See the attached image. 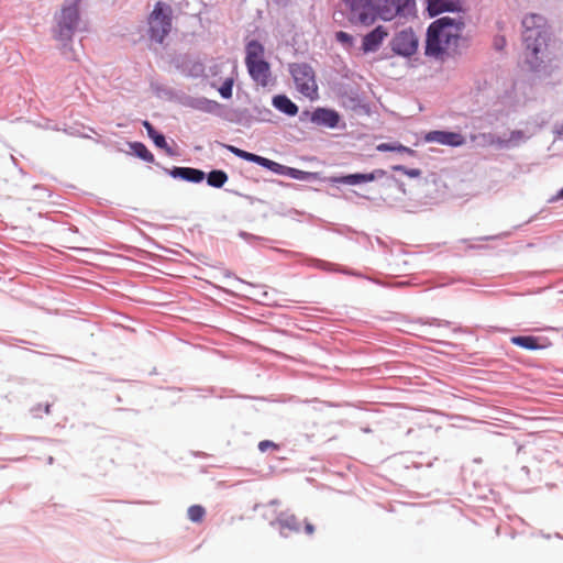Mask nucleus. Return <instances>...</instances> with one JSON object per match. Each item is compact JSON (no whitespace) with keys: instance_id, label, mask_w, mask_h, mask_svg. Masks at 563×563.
<instances>
[{"instance_id":"1","label":"nucleus","mask_w":563,"mask_h":563,"mask_svg":"<svg viewBox=\"0 0 563 563\" xmlns=\"http://www.w3.org/2000/svg\"><path fill=\"white\" fill-rule=\"evenodd\" d=\"M463 22L443 16L432 22L427 31L426 55L435 59H444L456 51Z\"/></svg>"},{"instance_id":"2","label":"nucleus","mask_w":563,"mask_h":563,"mask_svg":"<svg viewBox=\"0 0 563 563\" xmlns=\"http://www.w3.org/2000/svg\"><path fill=\"white\" fill-rule=\"evenodd\" d=\"M522 40L527 62L537 70L543 63V53L548 47L550 32L547 19L538 13H529L522 20Z\"/></svg>"},{"instance_id":"3","label":"nucleus","mask_w":563,"mask_h":563,"mask_svg":"<svg viewBox=\"0 0 563 563\" xmlns=\"http://www.w3.org/2000/svg\"><path fill=\"white\" fill-rule=\"evenodd\" d=\"M245 65L251 78L262 87L268 86L271 81V67L264 59V46L253 40L246 45Z\"/></svg>"},{"instance_id":"4","label":"nucleus","mask_w":563,"mask_h":563,"mask_svg":"<svg viewBox=\"0 0 563 563\" xmlns=\"http://www.w3.org/2000/svg\"><path fill=\"white\" fill-rule=\"evenodd\" d=\"M347 10V19L352 24L372 25L379 18V3L374 0H342Z\"/></svg>"},{"instance_id":"5","label":"nucleus","mask_w":563,"mask_h":563,"mask_svg":"<svg viewBox=\"0 0 563 563\" xmlns=\"http://www.w3.org/2000/svg\"><path fill=\"white\" fill-rule=\"evenodd\" d=\"M289 71L294 78L297 90L314 100L318 98V85L312 67L306 63H294L289 65Z\"/></svg>"},{"instance_id":"6","label":"nucleus","mask_w":563,"mask_h":563,"mask_svg":"<svg viewBox=\"0 0 563 563\" xmlns=\"http://www.w3.org/2000/svg\"><path fill=\"white\" fill-rule=\"evenodd\" d=\"M148 26L151 38L163 43L166 35L172 30V9L168 4L158 1L154 10L148 15Z\"/></svg>"},{"instance_id":"7","label":"nucleus","mask_w":563,"mask_h":563,"mask_svg":"<svg viewBox=\"0 0 563 563\" xmlns=\"http://www.w3.org/2000/svg\"><path fill=\"white\" fill-rule=\"evenodd\" d=\"M380 19L391 21L397 16H407L415 11L416 0H377Z\"/></svg>"},{"instance_id":"8","label":"nucleus","mask_w":563,"mask_h":563,"mask_svg":"<svg viewBox=\"0 0 563 563\" xmlns=\"http://www.w3.org/2000/svg\"><path fill=\"white\" fill-rule=\"evenodd\" d=\"M78 1L79 0H67L68 4L62 9L58 19V32L60 37H69L78 24Z\"/></svg>"},{"instance_id":"9","label":"nucleus","mask_w":563,"mask_h":563,"mask_svg":"<svg viewBox=\"0 0 563 563\" xmlns=\"http://www.w3.org/2000/svg\"><path fill=\"white\" fill-rule=\"evenodd\" d=\"M391 49L401 56H411L418 49V37L412 30L397 33L391 41Z\"/></svg>"},{"instance_id":"10","label":"nucleus","mask_w":563,"mask_h":563,"mask_svg":"<svg viewBox=\"0 0 563 563\" xmlns=\"http://www.w3.org/2000/svg\"><path fill=\"white\" fill-rule=\"evenodd\" d=\"M424 141L457 147L465 143V137L456 132L430 131L426 134Z\"/></svg>"},{"instance_id":"11","label":"nucleus","mask_w":563,"mask_h":563,"mask_svg":"<svg viewBox=\"0 0 563 563\" xmlns=\"http://www.w3.org/2000/svg\"><path fill=\"white\" fill-rule=\"evenodd\" d=\"M388 36L387 30L383 25L376 26L373 31L367 33L362 41V49L364 53L376 52L384 40Z\"/></svg>"},{"instance_id":"12","label":"nucleus","mask_w":563,"mask_h":563,"mask_svg":"<svg viewBox=\"0 0 563 563\" xmlns=\"http://www.w3.org/2000/svg\"><path fill=\"white\" fill-rule=\"evenodd\" d=\"M510 342L514 345L520 346L526 350L536 351L544 350L551 345V342L547 338H539L532 335H518L511 336Z\"/></svg>"},{"instance_id":"13","label":"nucleus","mask_w":563,"mask_h":563,"mask_svg":"<svg viewBox=\"0 0 563 563\" xmlns=\"http://www.w3.org/2000/svg\"><path fill=\"white\" fill-rule=\"evenodd\" d=\"M340 117L338 112L329 109L319 108L313 111L311 121L318 125L328 128H335L339 123Z\"/></svg>"},{"instance_id":"14","label":"nucleus","mask_w":563,"mask_h":563,"mask_svg":"<svg viewBox=\"0 0 563 563\" xmlns=\"http://www.w3.org/2000/svg\"><path fill=\"white\" fill-rule=\"evenodd\" d=\"M170 175L175 178H181L191 183H200L205 178L202 170L190 167H174Z\"/></svg>"},{"instance_id":"15","label":"nucleus","mask_w":563,"mask_h":563,"mask_svg":"<svg viewBox=\"0 0 563 563\" xmlns=\"http://www.w3.org/2000/svg\"><path fill=\"white\" fill-rule=\"evenodd\" d=\"M459 8V0H428V11L431 16L444 11H455Z\"/></svg>"},{"instance_id":"16","label":"nucleus","mask_w":563,"mask_h":563,"mask_svg":"<svg viewBox=\"0 0 563 563\" xmlns=\"http://www.w3.org/2000/svg\"><path fill=\"white\" fill-rule=\"evenodd\" d=\"M244 159L247 162L255 163L260 166H263L276 174H283L284 169H285V166L280 165L279 163H276L266 157H263V156L250 153V152H246Z\"/></svg>"},{"instance_id":"17","label":"nucleus","mask_w":563,"mask_h":563,"mask_svg":"<svg viewBox=\"0 0 563 563\" xmlns=\"http://www.w3.org/2000/svg\"><path fill=\"white\" fill-rule=\"evenodd\" d=\"M244 159L247 162L255 163L260 166H263L276 174H283L284 169H285V166L280 165L279 163H276L266 157H263V156L250 153V152H246Z\"/></svg>"},{"instance_id":"18","label":"nucleus","mask_w":563,"mask_h":563,"mask_svg":"<svg viewBox=\"0 0 563 563\" xmlns=\"http://www.w3.org/2000/svg\"><path fill=\"white\" fill-rule=\"evenodd\" d=\"M273 106L280 112L294 117L298 113V107L285 95H277L273 98Z\"/></svg>"},{"instance_id":"19","label":"nucleus","mask_w":563,"mask_h":563,"mask_svg":"<svg viewBox=\"0 0 563 563\" xmlns=\"http://www.w3.org/2000/svg\"><path fill=\"white\" fill-rule=\"evenodd\" d=\"M277 522L283 530L288 529L294 532H298L300 530V522L292 514L283 512L278 516Z\"/></svg>"},{"instance_id":"20","label":"nucleus","mask_w":563,"mask_h":563,"mask_svg":"<svg viewBox=\"0 0 563 563\" xmlns=\"http://www.w3.org/2000/svg\"><path fill=\"white\" fill-rule=\"evenodd\" d=\"M377 151L379 152H398V153H405L407 155H410V156H415L416 155V151L408 147V146H405L400 143H394V144H390V143H380L377 145Z\"/></svg>"},{"instance_id":"21","label":"nucleus","mask_w":563,"mask_h":563,"mask_svg":"<svg viewBox=\"0 0 563 563\" xmlns=\"http://www.w3.org/2000/svg\"><path fill=\"white\" fill-rule=\"evenodd\" d=\"M143 126L146 129L148 136L153 140L154 144L157 147L168 150L165 136L163 134L157 133L154 126L148 121H144Z\"/></svg>"},{"instance_id":"22","label":"nucleus","mask_w":563,"mask_h":563,"mask_svg":"<svg viewBox=\"0 0 563 563\" xmlns=\"http://www.w3.org/2000/svg\"><path fill=\"white\" fill-rule=\"evenodd\" d=\"M227 173L220 169L212 170L207 176L208 185L214 188H221L227 183Z\"/></svg>"},{"instance_id":"23","label":"nucleus","mask_w":563,"mask_h":563,"mask_svg":"<svg viewBox=\"0 0 563 563\" xmlns=\"http://www.w3.org/2000/svg\"><path fill=\"white\" fill-rule=\"evenodd\" d=\"M371 177H373V175H368V174H351V175H346V176H342V177L335 178L334 181L341 183V184H347V185H357V184H361V183L369 181Z\"/></svg>"},{"instance_id":"24","label":"nucleus","mask_w":563,"mask_h":563,"mask_svg":"<svg viewBox=\"0 0 563 563\" xmlns=\"http://www.w3.org/2000/svg\"><path fill=\"white\" fill-rule=\"evenodd\" d=\"M187 517L191 522L200 523L206 517V509L201 505H192L187 509Z\"/></svg>"},{"instance_id":"25","label":"nucleus","mask_w":563,"mask_h":563,"mask_svg":"<svg viewBox=\"0 0 563 563\" xmlns=\"http://www.w3.org/2000/svg\"><path fill=\"white\" fill-rule=\"evenodd\" d=\"M133 152L139 156L140 158L144 159L145 162L152 163L154 161V155L148 151V148L140 142H135L131 145Z\"/></svg>"},{"instance_id":"26","label":"nucleus","mask_w":563,"mask_h":563,"mask_svg":"<svg viewBox=\"0 0 563 563\" xmlns=\"http://www.w3.org/2000/svg\"><path fill=\"white\" fill-rule=\"evenodd\" d=\"M335 38L341 44L351 47L353 45V36L344 31H339L335 33Z\"/></svg>"},{"instance_id":"27","label":"nucleus","mask_w":563,"mask_h":563,"mask_svg":"<svg viewBox=\"0 0 563 563\" xmlns=\"http://www.w3.org/2000/svg\"><path fill=\"white\" fill-rule=\"evenodd\" d=\"M232 86H233V80L232 79H227L223 85L220 87L219 89V92L220 95L223 97V98H231L232 96Z\"/></svg>"},{"instance_id":"28","label":"nucleus","mask_w":563,"mask_h":563,"mask_svg":"<svg viewBox=\"0 0 563 563\" xmlns=\"http://www.w3.org/2000/svg\"><path fill=\"white\" fill-rule=\"evenodd\" d=\"M283 174H287L288 176H290L295 179H299V180L306 179V176L308 175V173H306V172H302V170H299L296 168H290V167H285Z\"/></svg>"},{"instance_id":"29","label":"nucleus","mask_w":563,"mask_h":563,"mask_svg":"<svg viewBox=\"0 0 563 563\" xmlns=\"http://www.w3.org/2000/svg\"><path fill=\"white\" fill-rule=\"evenodd\" d=\"M279 445L271 440H263L258 443V450L266 452L267 450H278Z\"/></svg>"},{"instance_id":"30","label":"nucleus","mask_w":563,"mask_h":563,"mask_svg":"<svg viewBox=\"0 0 563 563\" xmlns=\"http://www.w3.org/2000/svg\"><path fill=\"white\" fill-rule=\"evenodd\" d=\"M227 148H228L231 153H233L235 156H238V157H240V158L244 159L245 154H246V151L241 150V148L235 147V146H232V145H228V146H227Z\"/></svg>"},{"instance_id":"31","label":"nucleus","mask_w":563,"mask_h":563,"mask_svg":"<svg viewBox=\"0 0 563 563\" xmlns=\"http://www.w3.org/2000/svg\"><path fill=\"white\" fill-rule=\"evenodd\" d=\"M227 148H228L231 153H233L235 156H238V157H240V158L244 159L245 154H246V151L241 150V148L235 147V146H232V145H228V146H227Z\"/></svg>"},{"instance_id":"32","label":"nucleus","mask_w":563,"mask_h":563,"mask_svg":"<svg viewBox=\"0 0 563 563\" xmlns=\"http://www.w3.org/2000/svg\"><path fill=\"white\" fill-rule=\"evenodd\" d=\"M227 148H228L231 153H233L235 156H238V157H240V158L244 159L245 154H246V151L241 150V148L235 147V146H232V145H228V146H227Z\"/></svg>"},{"instance_id":"33","label":"nucleus","mask_w":563,"mask_h":563,"mask_svg":"<svg viewBox=\"0 0 563 563\" xmlns=\"http://www.w3.org/2000/svg\"><path fill=\"white\" fill-rule=\"evenodd\" d=\"M368 175H373V177H371V179H369V181H373L377 178H382V177L386 176V170L378 168V169L373 170L372 173H368Z\"/></svg>"},{"instance_id":"34","label":"nucleus","mask_w":563,"mask_h":563,"mask_svg":"<svg viewBox=\"0 0 563 563\" xmlns=\"http://www.w3.org/2000/svg\"><path fill=\"white\" fill-rule=\"evenodd\" d=\"M405 175H407L410 178H417L421 175V170L417 168L406 169Z\"/></svg>"},{"instance_id":"35","label":"nucleus","mask_w":563,"mask_h":563,"mask_svg":"<svg viewBox=\"0 0 563 563\" xmlns=\"http://www.w3.org/2000/svg\"><path fill=\"white\" fill-rule=\"evenodd\" d=\"M305 532L309 536L314 533V526L311 522H305Z\"/></svg>"},{"instance_id":"36","label":"nucleus","mask_w":563,"mask_h":563,"mask_svg":"<svg viewBox=\"0 0 563 563\" xmlns=\"http://www.w3.org/2000/svg\"><path fill=\"white\" fill-rule=\"evenodd\" d=\"M391 169H393V170H395V172H401L402 174H405V173H406L407 167H405V166H402V165H394V166L391 167Z\"/></svg>"},{"instance_id":"37","label":"nucleus","mask_w":563,"mask_h":563,"mask_svg":"<svg viewBox=\"0 0 563 563\" xmlns=\"http://www.w3.org/2000/svg\"><path fill=\"white\" fill-rule=\"evenodd\" d=\"M512 137L517 136V137H521V132H512L511 134Z\"/></svg>"},{"instance_id":"38","label":"nucleus","mask_w":563,"mask_h":563,"mask_svg":"<svg viewBox=\"0 0 563 563\" xmlns=\"http://www.w3.org/2000/svg\"><path fill=\"white\" fill-rule=\"evenodd\" d=\"M559 197L560 198H563V188L561 189V191L559 192Z\"/></svg>"},{"instance_id":"39","label":"nucleus","mask_w":563,"mask_h":563,"mask_svg":"<svg viewBox=\"0 0 563 563\" xmlns=\"http://www.w3.org/2000/svg\"><path fill=\"white\" fill-rule=\"evenodd\" d=\"M271 504H272V505H278V504H279V501H278V500H273Z\"/></svg>"}]
</instances>
